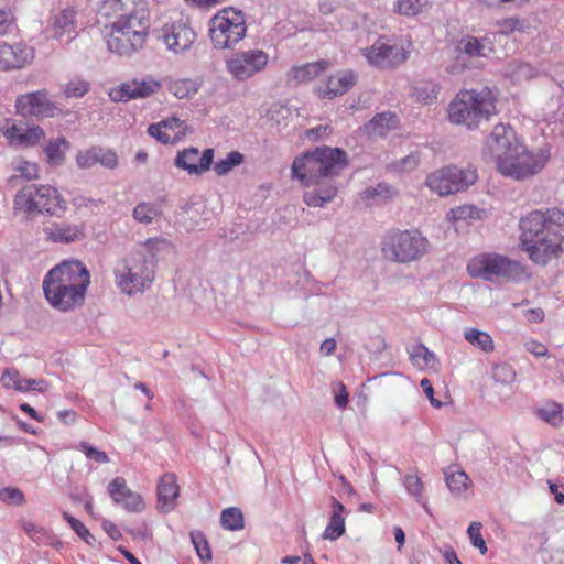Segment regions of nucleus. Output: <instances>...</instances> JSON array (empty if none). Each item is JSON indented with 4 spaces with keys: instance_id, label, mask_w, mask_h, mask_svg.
<instances>
[{
    "instance_id": "f03ea898",
    "label": "nucleus",
    "mask_w": 564,
    "mask_h": 564,
    "mask_svg": "<svg viewBox=\"0 0 564 564\" xmlns=\"http://www.w3.org/2000/svg\"><path fill=\"white\" fill-rule=\"evenodd\" d=\"M520 247L536 265L545 267L564 253V210H532L519 220Z\"/></svg>"
},
{
    "instance_id": "e433bc0d",
    "label": "nucleus",
    "mask_w": 564,
    "mask_h": 564,
    "mask_svg": "<svg viewBox=\"0 0 564 564\" xmlns=\"http://www.w3.org/2000/svg\"><path fill=\"white\" fill-rule=\"evenodd\" d=\"M410 358L414 367L419 369L425 368H436L437 367V358L434 352L429 350V348L422 344L413 347L410 352Z\"/></svg>"
},
{
    "instance_id": "09e8293b",
    "label": "nucleus",
    "mask_w": 564,
    "mask_h": 564,
    "mask_svg": "<svg viewBox=\"0 0 564 564\" xmlns=\"http://www.w3.org/2000/svg\"><path fill=\"white\" fill-rule=\"evenodd\" d=\"M129 490L130 489L128 488L123 477H116L108 485V494L112 501L117 505L121 503V501L126 498V491Z\"/></svg>"
},
{
    "instance_id": "f704fd0d",
    "label": "nucleus",
    "mask_w": 564,
    "mask_h": 564,
    "mask_svg": "<svg viewBox=\"0 0 564 564\" xmlns=\"http://www.w3.org/2000/svg\"><path fill=\"white\" fill-rule=\"evenodd\" d=\"M482 214L484 210L474 205H462L451 208L446 214V220L453 224H469L473 220L481 219Z\"/></svg>"
},
{
    "instance_id": "4d7b16f0",
    "label": "nucleus",
    "mask_w": 564,
    "mask_h": 564,
    "mask_svg": "<svg viewBox=\"0 0 564 564\" xmlns=\"http://www.w3.org/2000/svg\"><path fill=\"white\" fill-rule=\"evenodd\" d=\"M14 171L17 173L14 177H21L26 181L37 178L39 176L37 164L28 161H20L14 167Z\"/></svg>"
},
{
    "instance_id": "0e129e2a",
    "label": "nucleus",
    "mask_w": 564,
    "mask_h": 564,
    "mask_svg": "<svg viewBox=\"0 0 564 564\" xmlns=\"http://www.w3.org/2000/svg\"><path fill=\"white\" fill-rule=\"evenodd\" d=\"M14 24V17L9 6H0V36L9 33Z\"/></svg>"
},
{
    "instance_id": "39448f33",
    "label": "nucleus",
    "mask_w": 564,
    "mask_h": 564,
    "mask_svg": "<svg viewBox=\"0 0 564 564\" xmlns=\"http://www.w3.org/2000/svg\"><path fill=\"white\" fill-rule=\"evenodd\" d=\"M496 113L495 98L490 89L480 91L470 89L459 91L448 106V118L452 123L476 128Z\"/></svg>"
},
{
    "instance_id": "c03bdc74",
    "label": "nucleus",
    "mask_w": 564,
    "mask_h": 564,
    "mask_svg": "<svg viewBox=\"0 0 564 564\" xmlns=\"http://www.w3.org/2000/svg\"><path fill=\"white\" fill-rule=\"evenodd\" d=\"M491 378L498 383L508 384L516 379V371L507 362L494 364L491 366Z\"/></svg>"
},
{
    "instance_id": "f8f14e48",
    "label": "nucleus",
    "mask_w": 564,
    "mask_h": 564,
    "mask_svg": "<svg viewBox=\"0 0 564 564\" xmlns=\"http://www.w3.org/2000/svg\"><path fill=\"white\" fill-rule=\"evenodd\" d=\"M270 61L267 52L260 48H249L232 53L226 61V70L238 82L248 80L262 73Z\"/></svg>"
},
{
    "instance_id": "ea45409f",
    "label": "nucleus",
    "mask_w": 564,
    "mask_h": 564,
    "mask_svg": "<svg viewBox=\"0 0 564 564\" xmlns=\"http://www.w3.org/2000/svg\"><path fill=\"white\" fill-rule=\"evenodd\" d=\"M430 7V0H395L393 11L408 17L422 13Z\"/></svg>"
},
{
    "instance_id": "cd10ccee",
    "label": "nucleus",
    "mask_w": 564,
    "mask_h": 564,
    "mask_svg": "<svg viewBox=\"0 0 564 564\" xmlns=\"http://www.w3.org/2000/svg\"><path fill=\"white\" fill-rule=\"evenodd\" d=\"M328 66L329 62L325 59L294 66L288 74V80L295 85L308 83L323 74Z\"/></svg>"
},
{
    "instance_id": "412c9836",
    "label": "nucleus",
    "mask_w": 564,
    "mask_h": 564,
    "mask_svg": "<svg viewBox=\"0 0 564 564\" xmlns=\"http://www.w3.org/2000/svg\"><path fill=\"white\" fill-rule=\"evenodd\" d=\"M213 160V149L200 152L197 148L191 147L177 152L174 165L189 175H202L210 169Z\"/></svg>"
},
{
    "instance_id": "7ed1b4c3",
    "label": "nucleus",
    "mask_w": 564,
    "mask_h": 564,
    "mask_svg": "<svg viewBox=\"0 0 564 564\" xmlns=\"http://www.w3.org/2000/svg\"><path fill=\"white\" fill-rule=\"evenodd\" d=\"M166 247L165 239L150 238L138 243L116 262L115 283L122 294L131 297L152 288L156 275L158 254Z\"/></svg>"
},
{
    "instance_id": "6e6552de",
    "label": "nucleus",
    "mask_w": 564,
    "mask_h": 564,
    "mask_svg": "<svg viewBox=\"0 0 564 564\" xmlns=\"http://www.w3.org/2000/svg\"><path fill=\"white\" fill-rule=\"evenodd\" d=\"M247 33L245 14L234 8L218 11L208 22V34L216 50L236 46Z\"/></svg>"
},
{
    "instance_id": "dca6fc26",
    "label": "nucleus",
    "mask_w": 564,
    "mask_h": 564,
    "mask_svg": "<svg viewBox=\"0 0 564 564\" xmlns=\"http://www.w3.org/2000/svg\"><path fill=\"white\" fill-rule=\"evenodd\" d=\"M523 144L519 142L514 130L509 124H497L486 140L485 153L490 155L496 166L503 158L513 153Z\"/></svg>"
},
{
    "instance_id": "0eeeda50",
    "label": "nucleus",
    "mask_w": 564,
    "mask_h": 564,
    "mask_svg": "<svg viewBox=\"0 0 564 564\" xmlns=\"http://www.w3.org/2000/svg\"><path fill=\"white\" fill-rule=\"evenodd\" d=\"M430 242L417 229H394L384 235L381 253L388 261L411 263L421 260L429 251Z\"/></svg>"
},
{
    "instance_id": "338daca9",
    "label": "nucleus",
    "mask_w": 564,
    "mask_h": 564,
    "mask_svg": "<svg viewBox=\"0 0 564 564\" xmlns=\"http://www.w3.org/2000/svg\"><path fill=\"white\" fill-rule=\"evenodd\" d=\"M534 69L525 63H519L514 65V69L511 72V76L514 80L529 79L534 76Z\"/></svg>"
},
{
    "instance_id": "c9c22d12",
    "label": "nucleus",
    "mask_w": 564,
    "mask_h": 564,
    "mask_svg": "<svg viewBox=\"0 0 564 564\" xmlns=\"http://www.w3.org/2000/svg\"><path fill=\"white\" fill-rule=\"evenodd\" d=\"M445 476L446 485L454 496H464L471 486V481L464 470L446 471Z\"/></svg>"
},
{
    "instance_id": "aec40b11",
    "label": "nucleus",
    "mask_w": 564,
    "mask_h": 564,
    "mask_svg": "<svg viewBox=\"0 0 564 564\" xmlns=\"http://www.w3.org/2000/svg\"><path fill=\"white\" fill-rule=\"evenodd\" d=\"M99 13L115 20L149 18V10L144 0H102Z\"/></svg>"
},
{
    "instance_id": "bf43d9fd",
    "label": "nucleus",
    "mask_w": 564,
    "mask_h": 564,
    "mask_svg": "<svg viewBox=\"0 0 564 564\" xmlns=\"http://www.w3.org/2000/svg\"><path fill=\"white\" fill-rule=\"evenodd\" d=\"M462 51L469 56H485V46L476 37H467L462 41Z\"/></svg>"
},
{
    "instance_id": "a19ab883",
    "label": "nucleus",
    "mask_w": 564,
    "mask_h": 564,
    "mask_svg": "<svg viewBox=\"0 0 564 564\" xmlns=\"http://www.w3.org/2000/svg\"><path fill=\"white\" fill-rule=\"evenodd\" d=\"M220 524L229 531H239L245 527L243 514L239 508L224 509L220 514Z\"/></svg>"
},
{
    "instance_id": "9d476101",
    "label": "nucleus",
    "mask_w": 564,
    "mask_h": 564,
    "mask_svg": "<svg viewBox=\"0 0 564 564\" xmlns=\"http://www.w3.org/2000/svg\"><path fill=\"white\" fill-rule=\"evenodd\" d=\"M549 151L530 152L524 145L503 158L497 170L507 177L525 180L539 173L549 160Z\"/></svg>"
},
{
    "instance_id": "6e6d98bb",
    "label": "nucleus",
    "mask_w": 564,
    "mask_h": 564,
    "mask_svg": "<svg viewBox=\"0 0 564 564\" xmlns=\"http://www.w3.org/2000/svg\"><path fill=\"white\" fill-rule=\"evenodd\" d=\"M2 386L7 389L13 388L20 391V387H23L24 379L21 378L17 369H6L0 378Z\"/></svg>"
},
{
    "instance_id": "5fc2aeb1",
    "label": "nucleus",
    "mask_w": 564,
    "mask_h": 564,
    "mask_svg": "<svg viewBox=\"0 0 564 564\" xmlns=\"http://www.w3.org/2000/svg\"><path fill=\"white\" fill-rule=\"evenodd\" d=\"M120 506L128 512L135 513L143 511L145 507L142 497L139 494L132 491L131 489L129 491H126V498L121 501Z\"/></svg>"
},
{
    "instance_id": "ddd939ff",
    "label": "nucleus",
    "mask_w": 564,
    "mask_h": 564,
    "mask_svg": "<svg viewBox=\"0 0 564 564\" xmlns=\"http://www.w3.org/2000/svg\"><path fill=\"white\" fill-rule=\"evenodd\" d=\"M361 53L371 66L382 69L398 66L409 57V52L403 44L382 37L364 48Z\"/></svg>"
},
{
    "instance_id": "c85d7f7f",
    "label": "nucleus",
    "mask_w": 564,
    "mask_h": 564,
    "mask_svg": "<svg viewBox=\"0 0 564 564\" xmlns=\"http://www.w3.org/2000/svg\"><path fill=\"white\" fill-rule=\"evenodd\" d=\"M50 240L59 243H69L84 238L83 224H57L47 231Z\"/></svg>"
},
{
    "instance_id": "20e7f679",
    "label": "nucleus",
    "mask_w": 564,
    "mask_h": 564,
    "mask_svg": "<svg viewBox=\"0 0 564 564\" xmlns=\"http://www.w3.org/2000/svg\"><path fill=\"white\" fill-rule=\"evenodd\" d=\"M90 275L80 261H64L44 278L43 291L50 304L63 312L83 304Z\"/></svg>"
},
{
    "instance_id": "423d86ee",
    "label": "nucleus",
    "mask_w": 564,
    "mask_h": 564,
    "mask_svg": "<svg viewBox=\"0 0 564 564\" xmlns=\"http://www.w3.org/2000/svg\"><path fill=\"white\" fill-rule=\"evenodd\" d=\"M149 28V18L115 20L105 31L108 50L120 56L132 55L144 46Z\"/></svg>"
},
{
    "instance_id": "4c0bfd02",
    "label": "nucleus",
    "mask_w": 564,
    "mask_h": 564,
    "mask_svg": "<svg viewBox=\"0 0 564 564\" xmlns=\"http://www.w3.org/2000/svg\"><path fill=\"white\" fill-rule=\"evenodd\" d=\"M398 118L394 113L387 111L375 116L367 126V129L376 134L383 135L387 131L394 129Z\"/></svg>"
},
{
    "instance_id": "680f3d73",
    "label": "nucleus",
    "mask_w": 564,
    "mask_h": 564,
    "mask_svg": "<svg viewBox=\"0 0 564 564\" xmlns=\"http://www.w3.org/2000/svg\"><path fill=\"white\" fill-rule=\"evenodd\" d=\"M543 561L545 564H564V545L545 547L543 550Z\"/></svg>"
},
{
    "instance_id": "13d9d810",
    "label": "nucleus",
    "mask_w": 564,
    "mask_h": 564,
    "mask_svg": "<svg viewBox=\"0 0 564 564\" xmlns=\"http://www.w3.org/2000/svg\"><path fill=\"white\" fill-rule=\"evenodd\" d=\"M0 500L14 506H21L25 502L24 494L19 488L12 487L0 490Z\"/></svg>"
},
{
    "instance_id": "4be33fe9",
    "label": "nucleus",
    "mask_w": 564,
    "mask_h": 564,
    "mask_svg": "<svg viewBox=\"0 0 564 564\" xmlns=\"http://www.w3.org/2000/svg\"><path fill=\"white\" fill-rule=\"evenodd\" d=\"M34 58L33 47L24 43H0V70L20 69Z\"/></svg>"
},
{
    "instance_id": "5701e85b",
    "label": "nucleus",
    "mask_w": 564,
    "mask_h": 564,
    "mask_svg": "<svg viewBox=\"0 0 564 564\" xmlns=\"http://www.w3.org/2000/svg\"><path fill=\"white\" fill-rule=\"evenodd\" d=\"M76 164L80 169H90L96 164H100L104 167L112 170L118 166V156L111 149L91 147L78 152Z\"/></svg>"
},
{
    "instance_id": "052dcab7",
    "label": "nucleus",
    "mask_w": 564,
    "mask_h": 564,
    "mask_svg": "<svg viewBox=\"0 0 564 564\" xmlns=\"http://www.w3.org/2000/svg\"><path fill=\"white\" fill-rule=\"evenodd\" d=\"M498 31L497 33L502 35H509L510 33L514 31H523L524 30V22L516 19V18H508L503 19L501 21L497 22Z\"/></svg>"
},
{
    "instance_id": "473e14b6",
    "label": "nucleus",
    "mask_w": 564,
    "mask_h": 564,
    "mask_svg": "<svg viewBox=\"0 0 564 564\" xmlns=\"http://www.w3.org/2000/svg\"><path fill=\"white\" fill-rule=\"evenodd\" d=\"M463 337L469 345L485 354L495 351V341L487 332L474 327H467L463 332Z\"/></svg>"
},
{
    "instance_id": "49530a36",
    "label": "nucleus",
    "mask_w": 564,
    "mask_h": 564,
    "mask_svg": "<svg viewBox=\"0 0 564 564\" xmlns=\"http://www.w3.org/2000/svg\"><path fill=\"white\" fill-rule=\"evenodd\" d=\"M63 518L67 521L69 527L76 532V534L84 540L88 545H95L96 539L95 536L89 532V530L86 528V525L76 519L75 517L70 516L67 512L63 513Z\"/></svg>"
},
{
    "instance_id": "b1692460",
    "label": "nucleus",
    "mask_w": 564,
    "mask_h": 564,
    "mask_svg": "<svg viewBox=\"0 0 564 564\" xmlns=\"http://www.w3.org/2000/svg\"><path fill=\"white\" fill-rule=\"evenodd\" d=\"M77 11L74 8H65L57 12L51 23L52 36L58 41H72L77 35Z\"/></svg>"
},
{
    "instance_id": "4468645a",
    "label": "nucleus",
    "mask_w": 564,
    "mask_h": 564,
    "mask_svg": "<svg viewBox=\"0 0 564 564\" xmlns=\"http://www.w3.org/2000/svg\"><path fill=\"white\" fill-rule=\"evenodd\" d=\"M159 39L167 51L181 54L192 47L196 40V33L188 20L180 18L165 23L160 30Z\"/></svg>"
},
{
    "instance_id": "8fccbe9b",
    "label": "nucleus",
    "mask_w": 564,
    "mask_h": 564,
    "mask_svg": "<svg viewBox=\"0 0 564 564\" xmlns=\"http://www.w3.org/2000/svg\"><path fill=\"white\" fill-rule=\"evenodd\" d=\"M77 449L82 451L87 459L99 463L107 464L109 463V456L106 452L98 449L97 447L88 444L85 441H82L77 446Z\"/></svg>"
},
{
    "instance_id": "de8ad7c7",
    "label": "nucleus",
    "mask_w": 564,
    "mask_h": 564,
    "mask_svg": "<svg viewBox=\"0 0 564 564\" xmlns=\"http://www.w3.org/2000/svg\"><path fill=\"white\" fill-rule=\"evenodd\" d=\"M191 541L196 550L197 556L202 561L212 560V550L205 535L200 531L191 532Z\"/></svg>"
},
{
    "instance_id": "58836bf2",
    "label": "nucleus",
    "mask_w": 564,
    "mask_h": 564,
    "mask_svg": "<svg viewBox=\"0 0 564 564\" xmlns=\"http://www.w3.org/2000/svg\"><path fill=\"white\" fill-rule=\"evenodd\" d=\"M162 214L161 206L156 203L142 202L139 203L133 209V218L140 223L148 225Z\"/></svg>"
},
{
    "instance_id": "a211bd4d",
    "label": "nucleus",
    "mask_w": 564,
    "mask_h": 564,
    "mask_svg": "<svg viewBox=\"0 0 564 564\" xmlns=\"http://www.w3.org/2000/svg\"><path fill=\"white\" fill-rule=\"evenodd\" d=\"M357 80L358 75L354 70L341 69L318 83L315 94L321 99L332 100L348 93L357 84Z\"/></svg>"
},
{
    "instance_id": "a878e982",
    "label": "nucleus",
    "mask_w": 564,
    "mask_h": 564,
    "mask_svg": "<svg viewBox=\"0 0 564 564\" xmlns=\"http://www.w3.org/2000/svg\"><path fill=\"white\" fill-rule=\"evenodd\" d=\"M34 195L37 198V213L56 215L64 210L63 203L58 191L50 185H35Z\"/></svg>"
},
{
    "instance_id": "774afa93",
    "label": "nucleus",
    "mask_w": 564,
    "mask_h": 564,
    "mask_svg": "<svg viewBox=\"0 0 564 564\" xmlns=\"http://www.w3.org/2000/svg\"><path fill=\"white\" fill-rule=\"evenodd\" d=\"M524 348L528 352L535 357H545L549 354L547 347L535 339H529L524 343Z\"/></svg>"
},
{
    "instance_id": "a18cd8bd",
    "label": "nucleus",
    "mask_w": 564,
    "mask_h": 564,
    "mask_svg": "<svg viewBox=\"0 0 564 564\" xmlns=\"http://www.w3.org/2000/svg\"><path fill=\"white\" fill-rule=\"evenodd\" d=\"M243 161V155L238 151H231L224 160L215 163L214 171L217 175H226L232 167L238 166Z\"/></svg>"
},
{
    "instance_id": "f3484780",
    "label": "nucleus",
    "mask_w": 564,
    "mask_h": 564,
    "mask_svg": "<svg viewBox=\"0 0 564 564\" xmlns=\"http://www.w3.org/2000/svg\"><path fill=\"white\" fill-rule=\"evenodd\" d=\"M17 112L23 117L52 118L61 110L48 98L45 89L20 95L15 100Z\"/></svg>"
},
{
    "instance_id": "79ce46f5",
    "label": "nucleus",
    "mask_w": 564,
    "mask_h": 564,
    "mask_svg": "<svg viewBox=\"0 0 564 564\" xmlns=\"http://www.w3.org/2000/svg\"><path fill=\"white\" fill-rule=\"evenodd\" d=\"M395 193L397 192L393 186L386 183H379L375 187L366 188L362 193V196L367 200L386 202L394 196Z\"/></svg>"
},
{
    "instance_id": "7c9ffc66",
    "label": "nucleus",
    "mask_w": 564,
    "mask_h": 564,
    "mask_svg": "<svg viewBox=\"0 0 564 564\" xmlns=\"http://www.w3.org/2000/svg\"><path fill=\"white\" fill-rule=\"evenodd\" d=\"M539 419L553 427H561L564 424V404L546 400L535 409Z\"/></svg>"
},
{
    "instance_id": "69168bd1",
    "label": "nucleus",
    "mask_w": 564,
    "mask_h": 564,
    "mask_svg": "<svg viewBox=\"0 0 564 564\" xmlns=\"http://www.w3.org/2000/svg\"><path fill=\"white\" fill-rule=\"evenodd\" d=\"M161 123L167 132L175 135V139L185 130V122L176 117L166 118L162 120Z\"/></svg>"
},
{
    "instance_id": "37998d69",
    "label": "nucleus",
    "mask_w": 564,
    "mask_h": 564,
    "mask_svg": "<svg viewBox=\"0 0 564 564\" xmlns=\"http://www.w3.org/2000/svg\"><path fill=\"white\" fill-rule=\"evenodd\" d=\"M90 89V85L87 80L75 77L62 86V91L67 98H82Z\"/></svg>"
},
{
    "instance_id": "3c124183",
    "label": "nucleus",
    "mask_w": 564,
    "mask_h": 564,
    "mask_svg": "<svg viewBox=\"0 0 564 564\" xmlns=\"http://www.w3.org/2000/svg\"><path fill=\"white\" fill-rule=\"evenodd\" d=\"M21 528L37 544L44 543L47 540V532L44 528L36 525L30 520L22 519L20 521Z\"/></svg>"
},
{
    "instance_id": "393cba45",
    "label": "nucleus",
    "mask_w": 564,
    "mask_h": 564,
    "mask_svg": "<svg viewBox=\"0 0 564 564\" xmlns=\"http://www.w3.org/2000/svg\"><path fill=\"white\" fill-rule=\"evenodd\" d=\"M180 487L174 474H164L158 484V507L164 512H171L176 507Z\"/></svg>"
},
{
    "instance_id": "bb28decb",
    "label": "nucleus",
    "mask_w": 564,
    "mask_h": 564,
    "mask_svg": "<svg viewBox=\"0 0 564 564\" xmlns=\"http://www.w3.org/2000/svg\"><path fill=\"white\" fill-rule=\"evenodd\" d=\"M330 517L329 521L323 532V539L336 541L346 531L345 518L347 514L345 506L335 497L330 498Z\"/></svg>"
},
{
    "instance_id": "2eb2a0df",
    "label": "nucleus",
    "mask_w": 564,
    "mask_h": 564,
    "mask_svg": "<svg viewBox=\"0 0 564 564\" xmlns=\"http://www.w3.org/2000/svg\"><path fill=\"white\" fill-rule=\"evenodd\" d=\"M162 87L161 82L152 76L133 78L121 83L109 91V98L113 102H128L135 99H145L155 95Z\"/></svg>"
},
{
    "instance_id": "1a4fd4ad",
    "label": "nucleus",
    "mask_w": 564,
    "mask_h": 564,
    "mask_svg": "<svg viewBox=\"0 0 564 564\" xmlns=\"http://www.w3.org/2000/svg\"><path fill=\"white\" fill-rule=\"evenodd\" d=\"M467 272L470 276L485 281L499 278L516 280L523 273V267L498 253H481L469 260Z\"/></svg>"
},
{
    "instance_id": "603ef678",
    "label": "nucleus",
    "mask_w": 564,
    "mask_h": 564,
    "mask_svg": "<svg viewBox=\"0 0 564 564\" xmlns=\"http://www.w3.org/2000/svg\"><path fill=\"white\" fill-rule=\"evenodd\" d=\"M402 484L408 494L413 496L416 501L421 502L423 499V482L417 475H406L403 477Z\"/></svg>"
},
{
    "instance_id": "6ab92c4d",
    "label": "nucleus",
    "mask_w": 564,
    "mask_h": 564,
    "mask_svg": "<svg viewBox=\"0 0 564 564\" xmlns=\"http://www.w3.org/2000/svg\"><path fill=\"white\" fill-rule=\"evenodd\" d=\"M9 144L14 147H34L44 137V130L39 126L29 127L22 122L7 119L0 127Z\"/></svg>"
},
{
    "instance_id": "2f4dec72",
    "label": "nucleus",
    "mask_w": 564,
    "mask_h": 564,
    "mask_svg": "<svg viewBox=\"0 0 564 564\" xmlns=\"http://www.w3.org/2000/svg\"><path fill=\"white\" fill-rule=\"evenodd\" d=\"M69 148L70 143L64 137L48 140L43 149L48 164L52 166L62 165Z\"/></svg>"
},
{
    "instance_id": "864d4df0",
    "label": "nucleus",
    "mask_w": 564,
    "mask_h": 564,
    "mask_svg": "<svg viewBox=\"0 0 564 564\" xmlns=\"http://www.w3.org/2000/svg\"><path fill=\"white\" fill-rule=\"evenodd\" d=\"M467 533L471 545L478 549L482 555L486 554L487 545L481 534V523L476 521L471 522L467 529Z\"/></svg>"
},
{
    "instance_id": "f257e3e1",
    "label": "nucleus",
    "mask_w": 564,
    "mask_h": 564,
    "mask_svg": "<svg viewBox=\"0 0 564 564\" xmlns=\"http://www.w3.org/2000/svg\"><path fill=\"white\" fill-rule=\"evenodd\" d=\"M346 165L347 155L338 148H315L295 158L292 163V175L308 187L303 195L304 203L310 207H323L332 202L338 193L333 177Z\"/></svg>"
},
{
    "instance_id": "9b49d317",
    "label": "nucleus",
    "mask_w": 564,
    "mask_h": 564,
    "mask_svg": "<svg viewBox=\"0 0 564 564\" xmlns=\"http://www.w3.org/2000/svg\"><path fill=\"white\" fill-rule=\"evenodd\" d=\"M477 180L475 170L446 166L427 175L425 185L440 196H447L467 189Z\"/></svg>"
},
{
    "instance_id": "c756f323",
    "label": "nucleus",
    "mask_w": 564,
    "mask_h": 564,
    "mask_svg": "<svg viewBox=\"0 0 564 564\" xmlns=\"http://www.w3.org/2000/svg\"><path fill=\"white\" fill-rule=\"evenodd\" d=\"M34 184L22 187L15 194L13 208L15 213H22L26 216H36L37 213V198L34 195Z\"/></svg>"
},
{
    "instance_id": "e2e57ef3",
    "label": "nucleus",
    "mask_w": 564,
    "mask_h": 564,
    "mask_svg": "<svg viewBox=\"0 0 564 564\" xmlns=\"http://www.w3.org/2000/svg\"><path fill=\"white\" fill-rule=\"evenodd\" d=\"M148 133L163 144H167L175 140V135H172L170 132H167L161 122L150 124L148 128Z\"/></svg>"
},
{
    "instance_id": "72a5a7b5",
    "label": "nucleus",
    "mask_w": 564,
    "mask_h": 564,
    "mask_svg": "<svg viewBox=\"0 0 564 564\" xmlns=\"http://www.w3.org/2000/svg\"><path fill=\"white\" fill-rule=\"evenodd\" d=\"M166 89L178 99L191 98L199 89V83L192 78L169 79Z\"/></svg>"
}]
</instances>
